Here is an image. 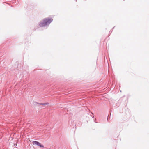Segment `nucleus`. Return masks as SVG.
Masks as SVG:
<instances>
[{
	"label": "nucleus",
	"instance_id": "4",
	"mask_svg": "<svg viewBox=\"0 0 149 149\" xmlns=\"http://www.w3.org/2000/svg\"><path fill=\"white\" fill-rule=\"evenodd\" d=\"M49 104V103H41V104H40L42 105H48Z\"/></svg>",
	"mask_w": 149,
	"mask_h": 149
},
{
	"label": "nucleus",
	"instance_id": "2",
	"mask_svg": "<svg viewBox=\"0 0 149 149\" xmlns=\"http://www.w3.org/2000/svg\"><path fill=\"white\" fill-rule=\"evenodd\" d=\"M37 145L39 146L40 147H44V146L38 142Z\"/></svg>",
	"mask_w": 149,
	"mask_h": 149
},
{
	"label": "nucleus",
	"instance_id": "1",
	"mask_svg": "<svg viewBox=\"0 0 149 149\" xmlns=\"http://www.w3.org/2000/svg\"><path fill=\"white\" fill-rule=\"evenodd\" d=\"M47 24V22H45L44 23H40V26H44L46 25Z\"/></svg>",
	"mask_w": 149,
	"mask_h": 149
},
{
	"label": "nucleus",
	"instance_id": "3",
	"mask_svg": "<svg viewBox=\"0 0 149 149\" xmlns=\"http://www.w3.org/2000/svg\"><path fill=\"white\" fill-rule=\"evenodd\" d=\"M38 142V141H33V145H37Z\"/></svg>",
	"mask_w": 149,
	"mask_h": 149
}]
</instances>
